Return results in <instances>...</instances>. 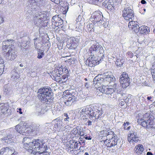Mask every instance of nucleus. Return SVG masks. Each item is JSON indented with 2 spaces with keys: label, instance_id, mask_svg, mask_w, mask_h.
<instances>
[{
  "label": "nucleus",
  "instance_id": "obj_61",
  "mask_svg": "<svg viewBox=\"0 0 155 155\" xmlns=\"http://www.w3.org/2000/svg\"><path fill=\"white\" fill-rule=\"evenodd\" d=\"M84 138L87 140H91V138L90 137H88L87 135H85Z\"/></svg>",
  "mask_w": 155,
  "mask_h": 155
},
{
  "label": "nucleus",
  "instance_id": "obj_57",
  "mask_svg": "<svg viewBox=\"0 0 155 155\" xmlns=\"http://www.w3.org/2000/svg\"><path fill=\"white\" fill-rule=\"evenodd\" d=\"M63 20L61 19L60 18H59L58 21L57 23H58V26L61 25L63 24Z\"/></svg>",
  "mask_w": 155,
  "mask_h": 155
},
{
  "label": "nucleus",
  "instance_id": "obj_40",
  "mask_svg": "<svg viewBox=\"0 0 155 155\" xmlns=\"http://www.w3.org/2000/svg\"><path fill=\"white\" fill-rule=\"evenodd\" d=\"M58 68L60 71V73H61L62 74H67L68 72V70L66 68V67H64V68Z\"/></svg>",
  "mask_w": 155,
  "mask_h": 155
},
{
  "label": "nucleus",
  "instance_id": "obj_32",
  "mask_svg": "<svg viewBox=\"0 0 155 155\" xmlns=\"http://www.w3.org/2000/svg\"><path fill=\"white\" fill-rule=\"evenodd\" d=\"M81 128V127L80 128H79V127L77 126L76 127L74 128L72 130H71V133L75 135L79 136V134H81V133L80 132V130H79Z\"/></svg>",
  "mask_w": 155,
  "mask_h": 155
},
{
  "label": "nucleus",
  "instance_id": "obj_60",
  "mask_svg": "<svg viewBox=\"0 0 155 155\" xmlns=\"http://www.w3.org/2000/svg\"><path fill=\"white\" fill-rule=\"evenodd\" d=\"M41 127V126L40 125H39L38 126L36 125L34 129L35 130H39V128Z\"/></svg>",
  "mask_w": 155,
  "mask_h": 155
},
{
  "label": "nucleus",
  "instance_id": "obj_24",
  "mask_svg": "<svg viewBox=\"0 0 155 155\" xmlns=\"http://www.w3.org/2000/svg\"><path fill=\"white\" fill-rule=\"evenodd\" d=\"M11 74H12L11 79L13 81H17V80L20 78L19 74L15 70H13L12 71Z\"/></svg>",
  "mask_w": 155,
  "mask_h": 155
},
{
  "label": "nucleus",
  "instance_id": "obj_17",
  "mask_svg": "<svg viewBox=\"0 0 155 155\" xmlns=\"http://www.w3.org/2000/svg\"><path fill=\"white\" fill-rule=\"evenodd\" d=\"M129 28L133 31L134 32L138 33L140 30V27L137 24V22L132 21H129L128 25Z\"/></svg>",
  "mask_w": 155,
  "mask_h": 155
},
{
  "label": "nucleus",
  "instance_id": "obj_51",
  "mask_svg": "<svg viewBox=\"0 0 155 155\" xmlns=\"http://www.w3.org/2000/svg\"><path fill=\"white\" fill-rule=\"evenodd\" d=\"M78 25V26L76 27V28L77 29V31H79V30H82L84 28V27L81 25V23H79Z\"/></svg>",
  "mask_w": 155,
  "mask_h": 155
},
{
  "label": "nucleus",
  "instance_id": "obj_18",
  "mask_svg": "<svg viewBox=\"0 0 155 155\" xmlns=\"http://www.w3.org/2000/svg\"><path fill=\"white\" fill-rule=\"evenodd\" d=\"M14 150L11 147L2 148L0 150L1 155H12L14 153Z\"/></svg>",
  "mask_w": 155,
  "mask_h": 155
},
{
  "label": "nucleus",
  "instance_id": "obj_50",
  "mask_svg": "<svg viewBox=\"0 0 155 155\" xmlns=\"http://www.w3.org/2000/svg\"><path fill=\"white\" fill-rule=\"evenodd\" d=\"M31 140L28 137H25L23 138V143L24 144L25 143H28V142H31Z\"/></svg>",
  "mask_w": 155,
  "mask_h": 155
},
{
  "label": "nucleus",
  "instance_id": "obj_27",
  "mask_svg": "<svg viewBox=\"0 0 155 155\" xmlns=\"http://www.w3.org/2000/svg\"><path fill=\"white\" fill-rule=\"evenodd\" d=\"M29 44L30 41H26V43H21L20 45L21 50L22 51H26L28 49Z\"/></svg>",
  "mask_w": 155,
  "mask_h": 155
},
{
  "label": "nucleus",
  "instance_id": "obj_43",
  "mask_svg": "<svg viewBox=\"0 0 155 155\" xmlns=\"http://www.w3.org/2000/svg\"><path fill=\"white\" fill-rule=\"evenodd\" d=\"M64 120L65 122L67 124L70 120V117H69V115L67 113H64Z\"/></svg>",
  "mask_w": 155,
  "mask_h": 155
},
{
  "label": "nucleus",
  "instance_id": "obj_4",
  "mask_svg": "<svg viewBox=\"0 0 155 155\" xmlns=\"http://www.w3.org/2000/svg\"><path fill=\"white\" fill-rule=\"evenodd\" d=\"M115 78L112 75L110 72L104 73L102 74L98 75L94 78L93 84L95 85L99 84L108 85V83L110 81H114Z\"/></svg>",
  "mask_w": 155,
  "mask_h": 155
},
{
  "label": "nucleus",
  "instance_id": "obj_59",
  "mask_svg": "<svg viewBox=\"0 0 155 155\" xmlns=\"http://www.w3.org/2000/svg\"><path fill=\"white\" fill-rule=\"evenodd\" d=\"M127 54V55H128L129 56L130 58H132L134 55L133 53H132L131 51H129L128 52Z\"/></svg>",
  "mask_w": 155,
  "mask_h": 155
},
{
  "label": "nucleus",
  "instance_id": "obj_14",
  "mask_svg": "<svg viewBox=\"0 0 155 155\" xmlns=\"http://www.w3.org/2000/svg\"><path fill=\"white\" fill-rule=\"evenodd\" d=\"M103 15L100 11L95 12L91 16L90 19L91 21L94 23L100 22L101 19H102Z\"/></svg>",
  "mask_w": 155,
  "mask_h": 155
},
{
  "label": "nucleus",
  "instance_id": "obj_29",
  "mask_svg": "<svg viewBox=\"0 0 155 155\" xmlns=\"http://www.w3.org/2000/svg\"><path fill=\"white\" fill-rule=\"evenodd\" d=\"M34 44L35 48L39 49L41 46V44L40 43V40L38 38L34 39Z\"/></svg>",
  "mask_w": 155,
  "mask_h": 155
},
{
  "label": "nucleus",
  "instance_id": "obj_41",
  "mask_svg": "<svg viewBox=\"0 0 155 155\" xmlns=\"http://www.w3.org/2000/svg\"><path fill=\"white\" fill-rule=\"evenodd\" d=\"M94 24L89 23L86 26L87 30L92 32V30L94 28Z\"/></svg>",
  "mask_w": 155,
  "mask_h": 155
},
{
  "label": "nucleus",
  "instance_id": "obj_47",
  "mask_svg": "<svg viewBox=\"0 0 155 155\" xmlns=\"http://www.w3.org/2000/svg\"><path fill=\"white\" fill-rule=\"evenodd\" d=\"M45 54L42 51H40L38 53V55L37 58L39 59H41L42 58V57Z\"/></svg>",
  "mask_w": 155,
  "mask_h": 155
},
{
  "label": "nucleus",
  "instance_id": "obj_48",
  "mask_svg": "<svg viewBox=\"0 0 155 155\" xmlns=\"http://www.w3.org/2000/svg\"><path fill=\"white\" fill-rule=\"evenodd\" d=\"M24 69V68H21L19 67H18L15 69H14V70H15L16 71H17V72H18V74H20L23 72Z\"/></svg>",
  "mask_w": 155,
  "mask_h": 155
},
{
  "label": "nucleus",
  "instance_id": "obj_53",
  "mask_svg": "<svg viewBox=\"0 0 155 155\" xmlns=\"http://www.w3.org/2000/svg\"><path fill=\"white\" fill-rule=\"evenodd\" d=\"M79 130H80V133H81V134H79V135L80 136V137L82 139L84 137V136H85V134H84L82 130H81V129H79Z\"/></svg>",
  "mask_w": 155,
  "mask_h": 155
},
{
  "label": "nucleus",
  "instance_id": "obj_62",
  "mask_svg": "<svg viewBox=\"0 0 155 155\" xmlns=\"http://www.w3.org/2000/svg\"><path fill=\"white\" fill-rule=\"evenodd\" d=\"M4 21L3 17L0 15V25Z\"/></svg>",
  "mask_w": 155,
  "mask_h": 155
},
{
  "label": "nucleus",
  "instance_id": "obj_35",
  "mask_svg": "<svg viewBox=\"0 0 155 155\" xmlns=\"http://www.w3.org/2000/svg\"><path fill=\"white\" fill-rule=\"evenodd\" d=\"M9 41H12V40H8V41H6V44H7V45H3V46L2 48V50L4 52L7 51H5V50H7V49H9V48H12V47L13 46V45L12 46V45H8V43ZM4 44L3 43V45H4Z\"/></svg>",
  "mask_w": 155,
  "mask_h": 155
},
{
  "label": "nucleus",
  "instance_id": "obj_39",
  "mask_svg": "<svg viewBox=\"0 0 155 155\" xmlns=\"http://www.w3.org/2000/svg\"><path fill=\"white\" fill-rule=\"evenodd\" d=\"M106 130H107V132L106 133V137L107 138H110V136H111V137L115 136L114 133L113 131L110 130L108 129H107Z\"/></svg>",
  "mask_w": 155,
  "mask_h": 155
},
{
  "label": "nucleus",
  "instance_id": "obj_46",
  "mask_svg": "<svg viewBox=\"0 0 155 155\" xmlns=\"http://www.w3.org/2000/svg\"><path fill=\"white\" fill-rule=\"evenodd\" d=\"M85 110H86V109H84V108L82 109L80 113V115L81 117H86V116L85 115Z\"/></svg>",
  "mask_w": 155,
  "mask_h": 155
},
{
  "label": "nucleus",
  "instance_id": "obj_58",
  "mask_svg": "<svg viewBox=\"0 0 155 155\" xmlns=\"http://www.w3.org/2000/svg\"><path fill=\"white\" fill-rule=\"evenodd\" d=\"M0 65L1 66H2V68H3V66H4L3 60L1 57H0Z\"/></svg>",
  "mask_w": 155,
  "mask_h": 155
},
{
  "label": "nucleus",
  "instance_id": "obj_20",
  "mask_svg": "<svg viewBox=\"0 0 155 155\" xmlns=\"http://www.w3.org/2000/svg\"><path fill=\"white\" fill-rule=\"evenodd\" d=\"M35 114L37 115H40L44 114L46 110L42 108V106L39 104L36 105Z\"/></svg>",
  "mask_w": 155,
  "mask_h": 155
},
{
  "label": "nucleus",
  "instance_id": "obj_19",
  "mask_svg": "<svg viewBox=\"0 0 155 155\" xmlns=\"http://www.w3.org/2000/svg\"><path fill=\"white\" fill-rule=\"evenodd\" d=\"M61 75L62 74L61 73H60L59 70L58 68L52 72L51 76L53 79L58 81L61 78Z\"/></svg>",
  "mask_w": 155,
  "mask_h": 155
},
{
  "label": "nucleus",
  "instance_id": "obj_64",
  "mask_svg": "<svg viewBox=\"0 0 155 155\" xmlns=\"http://www.w3.org/2000/svg\"><path fill=\"white\" fill-rule=\"evenodd\" d=\"M71 128L69 126H67L65 127V129H67L66 131H67V130H69L68 132H69V130H70Z\"/></svg>",
  "mask_w": 155,
  "mask_h": 155
},
{
  "label": "nucleus",
  "instance_id": "obj_44",
  "mask_svg": "<svg viewBox=\"0 0 155 155\" xmlns=\"http://www.w3.org/2000/svg\"><path fill=\"white\" fill-rule=\"evenodd\" d=\"M58 16V15H55L51 19L52 22H55L57 24L58 21L60 18H59Z\"/></svg>",
  "mask_w": 155,
  "mask_h": 155
},
{
  "label": "nucleus",
  "instance_id": "obj_30",
  "mask_svg": "<svg viewBox=\"0 0 155 155\" xmlns=\"http://www.w3.org/2000/svg\"><path fill=\"white\" fill-rule=\"evenodd\" d=\"M135 149L136 153L138 155H140L143 152V151L144 148L142 145L139 144L136 146Z\"/></svg>",
  "mask_w": 155,
  "mask_h": 155
},
{
  "label": "nucleus",
  "instance_id": "obj_49",
  "mask_svg": "<svg viewBox=\"0 0 155 155\" xmlns=\"http://www.w3.org/2000/svg\"><path fill=\"white\" fill-rule=\"evenodd\" d=\"M107 132V130H104L100 132V134L102 137H106V133Z\"/></svg>",
  "mask_w": 155,
  "mask_h": 155
},
{
  "label": "nucleus",
  "instance_id": "obj_45",
  "mask_svg": "<svg viewBox=\"0 0 155 155\" xmlns=\"http://www.w3.org/2000/svg\"><path fill=\"white\" fill-rule=\"evenodd\" d=\"M100 27L99 26H96L94 25V28L92 30V31H94L97 33H98L100 31Z\"/></svg>",
  "mask_w": 155,
  "mask_h": 155
},
{
  "label": "nucleus",
  "instance_id": "obj_54",
  "mask_svg": "<svg viewBox=\"0 0 155 155\" xmlns=\"http://www.w3.org/2000/svg\"><path fill=\"white\" fill-rule=\"evenodd\" d=\"M83 19V18L82 16L79 15L78 16V18H76V21L77 22H81Z\"/></svg>",
  "mask_w": 155,
  "mask_h": 155
},
{
  "label": "nucleus",
  "instance_id": "obj_15",
  "mask_svg": "<svg viewBox=\"0 0 155 155\" xmlns=\"http://www.w3.org/2000/svg\"><path fill=\"white\" fill-rule=\"evenodd\" d=\"M13 47L8 50V52L6 53L5 55L7 59L8 60H14L17 56V51L13 49Z\"/></svg>",
  "mask_w": 155,
  "mask_h": 155
},
{
  "label": "nucleus",
  "instance_id": "obj_16",
  "mask_svg": "<svg viewBox=\"0 0 155 155\" xmlns=\"http://www.w3.org/2000/svg\"><path fill=\"white\" fill-rule=\"evenodd\" d=\"M117 140L115 136L111 137V139L107 140V139L104 141V143L109 147H111L117 145Z\"/></svg>",
  "mask_w": 155,
  "mask_h": 155
},
{
  "label": "nucleus",
  "instance_id": "obj_6",
  "mask_svg": "<svg viewBox=\"0 0 155 155\" xmlns=\"http://www.w3.org/2000/svg\"><path fill=\"white\" fill-rule=\"evenodd\" d=\"M114 81H110V82H108L107 83L108 85L109 84L110 85L108 86L109 87L107 88L104 85V84H102L101 87H100L99 90L100 91L103 93H105L107 94H108V98H113L115 97V94L114 93L117 92L118 90L117 87V84L116 83L113 82Z\"/></svg>",
  "mask_w": 155,
  "mask_h": 155
},
{
  "label": "nucleus",
  "instance_id": "obj_34",
  "mask_svg": "<svg viewBox=\"0 0 155 155\" xmlns=\"http://www.w3.org/2000/svg\"><path fill=\"white\" fill-rule=\"evenodd\" d=\"M13 134V133H12ZM14 136H12V134L10 133V134H9L8 135L4 137V140L5 143H10L12 142V138Z\"/></svg>",
  "mask_w": 155,
  "mask_h": 155
},
{
  "label": "nucleus",
  "instance_id": "obj_28",
  "mask_svg": "<svg viewBox=\"0 0 155 155\" xmlns=\"http://www.w3.org/2000/svg\"><path fill=\"white\" fill-rule=\"evenodd\" d=\"M37 18H39L41 20H43V21L47 19V16L45 12H40L38 13V15L37 16Z\"/></svg>",
  "mask_w": 155,
  "mask_h": 155
},
{
  "label": "nucleus",
  "instance_id": "obj_22",
  "mask_svg": "<svg viewBox=\"0 0 155 155\" xmlns=\"http://www.w3.org/2000/svg\"><path fill=\"white\" fill-rule=\"evenodd\" d=\"M109 0H106L103 3V6L107 8V9L110 11H113L114 10V7L113 5L111 2L109 1Z\"/></svg>",
  "mask_w": 155,
  "mask_h": 155
},
{
  "label": "nucleus",
  "instance_id": "obj_52",
  "mask_svg": "<svg viewBox=\"0 0 155 155\" xmlns=\"http://www.w3.org/2000/svg\"><path fill=\"white\" fill-rule=\"evenodd\" d=\"M103 114V111L101 110H99V114L98 115V116L95 117V118H96L97 119H98L99 118H101V117H103L102 115Z\"/></svg>",
  "mask_w": 155,
  "mask_h": 155
},
{
  "label": "nucleus",
  "instance_id": "obj_42",
  "mask_svg": "<svg viewBox=\"0 0 155 155\" xmlns=\"http://www.w3.org/2000/svg\"><path fill=\"white\" fill-rule=\"evenodd\" d=\"M67 76V74H64L62 76H61V78L58 81L60 83H64L66 81H64V80L66 78Z\"/></svg>",
  "mask_w": 155,
  "mask_h": 155
},
{
  "label": "nucleus",
  "instance_id": "obj_55",
  "mask_svg": "<svg viewBox=\"0 0 155 155\" xmlns=\"http://www.w3.org/2000/svg\"><path fill=\"white\" fill-rule=\"evenodd\" d=\"M57 110L60 111L62 109L61 106L59 104H57L56 105Z\"/></svg>",
  "mask_w": 155,
  "mask_h": 155
},
{
  "label": "nucleus",
  "instance_id": "obj_38",
  "mask_svg": "<svg viewBox=\"0 0 155 155\" xmlns=\"http://www.w3.org/2000/svg\"><path fill=\"white\" fill-rule=\"evenodd\" d=\"M124 62V61L123 59H117L115 62V64L117 67H121L122 66Z\"/></svg>",
  "mask_w": 155,
  "mask_h": 155
},
{
  "label": "nucleus",
  "instance_id": "obj_36",
  "mask_svg": "<svg viewBox=\"0 0 155 155\" xmlns=\"http://www.w3.org/2000/svg\"><path fill=\"white\" fill-rule=\"evenodd\" d=\"M99 110H97V111H93V115H92V116L91 117L90 120H92L93 121H95V120L97 119L96 118H95V117L98 116V115L99 114Z\"/></svg>",
  "mask_w": 155,
  "mask_h": 155
},
{
  "label": "nucleus",
  "instance_id": "obj_63",
  "mask_svg": "<svg viewBox=\"0 0 155 155\" xmlns=\"http://www.w3.org/2000/svg\"><path fill=\"white\" fill-rule=\"evenodd\" d=\"M129 124V123L128 122H127L126 123H124L123 124L124 127L123 128L124 129H126V127L127 126V125L128 126Z\"/></svg>",
  "mask_w": 155,
  "mask_h": 155
},
{
  "label": "nucleus",
  "instance_id": "obj_13",
  "mask_svg": "<svg viewBox=\"0 0 155 155\" xmlns=\"http://www.w3.org/2000/svg\"><path fill=\"white\" fill-rule=\"evenodd\" d=\"M79 41V39L72 37L68 39L67 45L71 49H75L78 46Z\"/></svg>",
  "mask_w": 155,
  "mask_h": 155
},
{
  "label": "nucleus",
  "instance_id": "obj_25",
  "mask_svg": "<svg viewBox=\"0 0 155 155\" xmlns=\"http://www.w3.org/2000/svg\"><path fill=\"white\" fill-rule=\"evenodd\" d=\"M139 30V34H147L150 32L149 28L147 26H140Z\"/></svg>",
  "mask_w": 155,
  "mask_h": 155
},
{
  "label": "nucleus",
  "instance_id": "obj_2",
  "mask_svg": "<svg viewBox=\"0 0 155 155\" xmlns=\"http://www.w3.org/2000/svg\"><path fill=\"white\" fill-rule=\"evenodd\" d=\"M47 142L42 139L34 140L31 142L25 143L24 147L30 153L35 154L38 152L43 155L47 149Z\"/></svg>",
  "mask_w": 155,
  "mask_h": 155
},
{
  "label": "nucleus",
  "instance_id": "obj_56",
  "mask_svg": "<svg viewBox=\"0 0 155 155\" xmlns=\"http://www.w3.org/2000/svg\"><path fill=\"white\" fill-rule=\"evenodd\" d=\"M97 0H90L89 2L92 4L97 5Z\"/></svg>",
  "mask_w": 155,
  "mask_h": 155
},
{
  "label": "nucleus",
  "instance_id": "obj_23",
  "mask_svg": "<svg viewBox=\"0 0 155 155\" xmlns=\"http://www.w3.org/2000/svg\"><path fill=\"white\" fill-rule=\"evenodd\" d=\"M36 4L39 7H45L49 5V2L46 0H35Z\"/></svg>",
  "mask_w": 155,
  "mask_h": 155
},
{
  "label": "nucleus",
  "instance_id": "obj_31",
  "mask_svg": "<svg viewBox=\"0 0 155 155\" xmlns=\"http://www.w3.org/2000/svg\"><path fill=\"white\" fill-rule=\"evenodd\" d=\"M8 106L7 104H4L0 106V114H4L8 110Z\"/></svg>",
  "mask_w": 155,
  "mask_h": 155
},
{
  "label": "nucleus",
  "instance_id": "obj_11",
  "mask_svg": "<svg viewBox=\"0 0 155 155\" xmlns=\"http://www.w3.org/2000/svg\"><path fill=\"white\" fill-rule=\"evenodd\" d=\"M120 81L123 88H126L130 85V78L128 75L125 72H123L121 74Z\"/></svg>",
  "mask_w": 155,
  "mask_h": 155
},
{
  "label": "nucleus",
  "instance_id": "obj_26",
  "mask_svg": "<svg viewBox=\"0 0 155 155\" xmlns=\"http://www.w3.org/2000/svg\"><path fill=\"white\" fill-rule=\"evenodd\" d=\"M84 109H86V110H85V115L87 116V117H88L90 119L91 117L94 114L93 111L91 108L89 107H87L84 108ZM87 118V117L86 118Z\"/></svg>",
  "mask_w": 155,
  "mask_h": 155
},
{
  "label": "nucleus",
  "instance_id": "obj_8",
  "mask_svg": "<svg viewBox=\"0 0 155 155\" xmlns=\"http://www.w3.org/2000/svg\"><path fill=\"white\" fill-rule=\"evenodd\" d=\"M122 16L124 19L129 21H132L134 19V11L132 7H125L122 12Z\"/></svg>",
  "mask_w": 155,
  "mask_h": 155
},
{
  "label": "nucleus",
  "instance_id": "obj_37",
  "mask_svg": "<svg viewBox=\"0 0 155 155\" xmlns=\"http://www.w3.org/2000/svg\"><path fill=\"white\" fill-rule=\"evenodd\" d=\"M132 96L130 94H128L124 97V100L126 103H129L131 102Z\"/></svg>",
  "mask_w": 155,
  "mask_h": 155
},
{
  "label": "nucleus",
  "instance_id": "obj_5",
  "mask_svg": "<svg viewBox=\"0 0 155 155\" xmlns=\"http://www.w3.org/2000/svg\"><path fill=\"white\" fill-rule=\"evenodd\" d=\"M38 93H39L38 95L39 99L43 102L48 104L52 101L53 93L49 88L43 87L41 88L38 90Z\"/></svg>",
  "mask_w": 155,
  "mask_h": 155
},
{
  "label": "nucleus",
  "instance_id": "obj_33",
  "mask_svg": "<svg viewBox=\"0 0 155 155\" xmlns=\"http://www.w3.org/2000/svg\"><path fill=\"white\" fill-rule=\"evenodd\" d=\"M44 21L43 20H41L40 19L37 18L36 16V18L35 19L34 23L37 26H41L43 25Z\"/></svg>",
  "mask_w": 155,
  "mask_h": 155
},
{
  "label": "nucleus",
  "instance_id": "obj_21",
  "mask_svg": "<svg viewBox=\"0 0 155 155\" xmlns=\"http://www.w3.org/2000/svg\"><path fill=\"white\" fill-rule=\"evenodd\" d=\"M55 120L56 121L55 122V124L54 125L55 128L57 129H58L59 130L63 131L65 130V129L62 128L63 125V122L59 118H57L55 119Z\"/></svg>",
  "mask_w": 155,
  "mask_h": 155
},
{
  "label": "nucleus",
  "instance_id": "obj_3",
  "mask_svg": "<svg viewBox=\"0 0 155 155\" xmlns=\"http://www.w3.org/2000/svg\"><path fill=\"white\" fill-rule=\"evenodd\" d=\"M137 122L139 124L146 129L155 128V119L149 113H145L142 118L138 119Z\"/></svg>",
  "mask_w": 155,
  "mask_h": 155
},
{
  "label": "nucleus",
  "instance_id": "obj_10",
  "mask_svg": "<svg viewBox=\"0 0 155 155\" xmlns=\"http://www.w3.org/2000/svg\"><path fill=\"white\" fill-rule=\"evenodd\" d=\"M64 92V93L66 94V97L68 98L67 100L64 102L65 104L67 106H71L76 101V97L74 96L75 94L71 93L68 90H66Z\"/></svg>",
  "mask_w": 155,
  "mask_h": 155
},
{
  "label": "nucleus",
  "instance_id": "obj_9",
  "mask_svg": "<svg viewBox=\"0 0 155 155\" xmlns=\"http://www.w3.org/2000/svg\"><path fill=\"white\" fill-rule=\"evenodd\" d=\"M38 9V6L35 0H29L26 4L25 11L29 14H32V12Z\"/></svg>",
  "mask_w": 155,
  "mask_h": 155
},
{
  "label": "nucleus",
  "instance_id": "obj_12",
  "mask_svg": "<svg viewBox=\"0 0 155 155\" xmlns=\"http://www.w3.org/2000/svg\"><path fill=\"white\" fill-rule=\"evenodd\" d=\"M127 139L130 143H137L140 140V138L136 132L133 131H130L128 134Z\"/></svg>",
  "mask_w": 155,
  "mask_h": 155
},
{
  "label": "nucleus",
  "instance_id": "obj_7",
  "mask_svg": "<svg viewBox=\"0 0 155 155\" xmlns=\"http://www.w3.org/2000/svg\"><path fill=\"white\" fill-rule=\"evenodd\" d=\"M26 123L23 121H21L15 127V130L18 133L23 135H26L32 131L29 127H28Z\"/></svg>",
  "mask_w": 155,
  "mask_h": 155
},
{
  "label": "nucleus",
  "instance_id": "obj_1",
  "mask_svg": "<svg viewBox=\"0 0 155 155\" xmlns=\"http://www.w3.org/2000/svg\"><path fill=\"white\" fill-rule=\"evenodd\" d=\"M90 57L86 61L89 66L92 67L97 65L99 60H101L103 59V57H104L103 54L104 49L101 45L96 41L94 42L90 48Z\"/></svg>",
  "mask_w": 155,
  "mask_h": 155
}]
</instances>
